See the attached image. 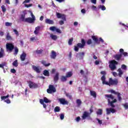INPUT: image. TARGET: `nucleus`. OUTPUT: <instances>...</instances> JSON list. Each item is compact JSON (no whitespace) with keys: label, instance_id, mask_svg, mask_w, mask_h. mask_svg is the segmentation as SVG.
Masks as SVG:
<instances>
[{"label":"nucleus","instance_id":"nucleus-50","mask_svg":"<svg viewBox=\"0 0 128 128\" xmlns=\"http://www.w3.org/2000/svg\"><path fill=\"white\" fill-rule=\"evenodd\" d=\"M31 42H34V40H38V37H32L30 38Z\"/></svg>","mask_w":128,"mask_h":128},{"label":"nucleus","instance_id":"nucleus-14","mask_svg":"<svg viewBox=\"0 0 128 128\" xmlns=\"http://www.w3.org/2000/svg\"><path fill=\"white\" fill-rule=\"evenodd\" d=\"M50 30H52V32H56L58 34H62V30H60V28H56V27L54 26H52L50 28Z\"/></svg>","mask_w":128,"mask_h":128},{"label":"nucleus","instance_id":"nucleus-44","mask_svg":"<svg viewBox=\"0 0 128 128\" xmlns=\"http://www.w3.org/2000/svg\"><path fill=\"white\" fill-rule=\"evenodd\" d=\"M1 8L2 10V12H6V6H4V5H2L1 6Z\"/></svg>","mask_w":128,"mask_h":128},{"label":"nucleus","instance_id":"nucleus-6","mask_svg":"<svg viewBox=\"0 0 128 128\" xmlns=\"http://www.w3.org/2000/svg\"><path fill=\"white\" fill-rule=\"evenodd\" d=\"M82 120H92V117L90 116V113L86 111H84L82 114Z\"/></svg>","mask_w":128,"mask_h":128},{"label":"nucleus","instance_id":"nucleus-61","mask_svg":"<svg viewBox=\"0 0 128 128\" xmlns=\"http://www.w3.org/2000/svg\"><path fill=\"white\" fill-rule=\"evenodd\" d=\"M40 26H38L36 28L35 30H37L38 32H40Z\"/></svg>","mask_w":128,"mask_h":128},{"label":"nucleus","instance_id":"nucleus-16","mask_svg":"<svg viewBox=\"0 0 128 128\" xmlns=\"http://www.w3.org/2000/svg\"><path fill=\"white\" fill-rule=\"evenodd\" d=\"M58 102H60L61 104H63V106H65L66 104H68V102L66 100L65 98H60L58 99Z\"/></svg>","mask_w":128,"mask_h":128},{"label":"nucleus","instance_id":"nucleus-46","mask_svg":"<svg viewBox=\"0 0 128 128\" xmlns=\"http://www.w3.org/2000/svg\"><path fill=\"white\" fill-rule=\"evenodd\" d=\"M44 102H46V104H48V102H50V101L46 97H44Z\"/></svg>","mask_w":128,"mask_h":128},{"label":"nucleus","instance_id":"nucleus-17","mask_svg":"<svg viewBox=\"0 0 128 128\" xmlns=\"http://www.w3.org/2000/svg\"><path fill=\"white\" fill-rule=\"evenodd\" d=\"M106 114H110V113L112 112V114H114L116 112V110H114V108H107L106 109Z\"/></svg>","mask_w":128,"mask_h":128},{"label":"nucleus","instance_id":"nucleus-3","mask_svg":"<svg viewBox=\"0 0 128 128\" xmlns=\"http://www.w3.org/2000/svg\"><path fill=\"white\" fill-rule=\"evenodd\" d=\"M119 52H120V54H116L114 56V58L118 62L120 60H124V58H122V56H128V52H124V49L122 48H120Z\"/></svg>","mask_w":128,"mask_h":128},{"label":"nucleus","instance_id":"nucleus-54","mask_svg":"<svg viewBox=\"0 0 128 128\" xmlns=\"http://www.w3.org/2000/svg\"><path fill=\"white\" fill-rule=\"evenodd\" d=\"M96 120H98L99 124H102V120H100V119L98 118H96Z\"/></svg>","mask_w":128,"mask_h":128},{"label":"nucleus","instance_id":"nucleus-42","mask_svg":"<svg viewBox=\"0 0 128 128\" xmlns=\"http://www.w3.org/2000/svg\"><path fill=\"white\" fill-rule=\"evenodd\" d=\"M0 98H1L2 100H6V98H10V95L8 94L6 96H2Z\"/></svg>","mask_w":128,"mask_h":128},{"label":"nucleus","instance_id":"nucleus-1","mask_svg":"<svg viewBox=\"0 0 128 128\" xmlns=\"http://www.w3.org/2000/svg\"><path fill=\"white\" fill-rule=\"evenodd\" d=\"M100 74L102 76L101 77V80L103 84H106V86H117L118 84V79L112 80V78H109V82L106 81V71H101Z\"/></svg>","mask_w":128,"mask_h":128},{"label":"nucleus","instance_id":"nucleus-64","mask_svg":"<svg viewBox=\"0 0 128 128\" xmlns=\"http://www.w3.org/2000/svg\"><path fill=\"white\" fill-rule=\"evenodd\" d=\"M81 12H82V14H86V10H85V9H82V10H81Z\"/></svg>","mask_w":128,"mask_h":128},{"label":"nucleus","instance_id":"nucleus-55","mask_svg":"<svg viewBox=\"0 0 128 128\" xmlns=\"http://www.w3.org/2000/svg\"><path fill=\"white\" fill-rule=\"evenodd\" d=\"M92 10H96V6L94 5L92 6Z\"/></svg>","mask_w":128,"mask_h":128},{"label":"nucleus","instance_id":"nucleus-33","mask_svg":"<svg viewBox=\"0 0 128 128\" xmlns=\"http://www.w3.org/2000/svg\"><path fill=\"white\" fill-rule=\"evenodd\" d=\"M7 40H12V36L10 35V32H8L6 36Z\"/></svg>","mask_w":128,"mask_h":128},{"label":"nucleus","instance_id":"nucleus-25","mask_svg":"<svg viewBox=\"0 0 128 128\" xmlns=\"http://www.w3.org/2000/svg\"><path fill=\"white\" fill-rule=\"evenodd\" d=\"M4 56V48H1L0 50V58H2Z\"/></svg>","mask_w":128,"mask_h":128},{"label":"nucleus","instance_id":"nucleus-59","mask_svg":"<svg viewBox=\"0 0 128 128\" xmlns=\"http://www.w3.org/2000/svg\"><path fill=\"white\" fill-rule=\"evenodd\" d=\"M44 100H42V99L40 100V104H44Z\"/></svg>","mask_w":128,"mask_h":128},{"label":"nucleus","instance_id":"nucleus-37","mask_svg":"<svg viewBox=\"0 0 128 128\" xmlns=\"http://www.w3.org/2000/svg\"><path fill=\"white\" fill-rule=\"evenodd\" d=\"M72 42H74V38H71L68 40V44L69 46H72Z\"/></svg>","mask_w":128,"mask_h":128},{"label":"nucleus","instance_id":"nucleus-15","mask_svg":"<svg viewBox=\"0 0 128 128\" xmlns=\"http://www.w3.org/2000/svg\"><path fill=\"white\" fill-rule=\"evenodd\" d=\"M85 53L84 52H80L76 54V58H79L80 60H84V57Z\"/></svg>","mask_w":128,"mask_h":128},{"label":"nucleus","instance_id":"nucleus-2","mask_svg":"<svg viewBox=\"0 0 128 128\" xmlns=\"http://www.w3.org/2000/svg\"><path fill=\"white\" fill-rule=\"evenodd\" d=\"M105 98L106 100H108V105L110 106L111 108H116V106L114 104L118 100L114 98V97L112 94H105Z\"/></svg>","mask_w":128,"mask_h":128},{"label":"nucleus","instance_id":"nucleus-39","mask_svg":"<svg viewBox=\"0 0 128 128\" xmlns=\"http://www.w3.org/2000/svg\"><path fill=\"white\" fill-rule=\"evenodd\" d=\"M42 52H44V50H42V49L36 50V54H42Z\"/></svg>","mask_w":128,"mask_h":128},{"label":"nucleus","instance_id":"nucleus-5","mask_svg":"<svg viewBox=\"0 0 128 128\" xmlns=\"http://www.w3.org/2000/svg\"><path fill=\"white\" fill-rule=\"evenodd\" d=\"M81 43H78L76 44V46H74V50L75 52H78V48H84V46H86V40H84V39L81 40Z\"/></svg>","mask_w":128,"mask_h":128},{"label":"nucleus","instance_id":"nucleus-47","mask_svg":"<svg viewBox=\"0 0 128 128\" xmlns=\"http://www.w3.org/2000/svg\"><path fill=\"white\" fill-rule=\"evenodd\" d=\"M122 106H124V108L125 110H128V103L126 102L124 104H122Z\"/></svg>","mask_w":128,"mask_h":128},{"label":"nucleus","instance_id":"nucleus-19","mask_svg":"<svg viewBox=\"0 0 128 128\" xmlns=\"http://www.w3.org/2000/svg\"><path fill=\"white\" fill-rule=\"evenodd\" d=\"M60 79V73L56 72L54 76V82H58V80Z\"/></svg>","mask_w":128,"mask_h":128},{"label":"nucleus","instance_id":"nucleus-29","mask_svg":"<svg viewBox=\"0 0 128 128\" xmlns=\"http://www.w3.org/2000/svg\"><path fill=\"white\" fill-rule=\"evenodd\" d=\"M50 37L51 38L52 40H58V36H56V35L50 34Z\"/></svg>","mask_w":128,"mask_h":128},{"label":"nucleus","instance_id":"nucleus-22","mask_svg":"<svg viewBox=\"0 0 128 128\" xmlns=\"http://www.w3.org/2000/svg\"><path fill=\"white\" fill-rule=\"evenodd\" d=\"M26 54L23 52L20 56V60L22 62H24L26 60Z\"/></svg>","mask_w":128,"mask_h":128},{"label":"nucleus","instance_id":"nucleus-48","mask_svg":"<svg viewBox=\"0 0 128 128\" xmlns=\"http://www.w3.org/2000/svg\"><path fill=\"white\" fill-rule=\"evenodd\" d=\"M12 23L8 22H6L5 23V26H12Z\"/></svg>","mask_w":128,"mask_h":128},{"label":"nucleus","instance_id":"nucleus-24","mask_svg":"<svg viewBox=\"0 0 128 128\" xmlns=\"http://www.w3.org/2000/svg\"><path fill=\"white\" fill-rule=\"evenodd\" d=\"M41 64H43V66L46 67L50 66V63L46 64V61L44 60L41 61Z\"/></svg>","mask_w":128,"mask_h":128},{"label":"nucleus","instance_id":"nucleus-4","mask_svg":"<svg viewBox=\"0 0 128 128\" xmlns=\"http://www.w3.org/2000/svg\"><path fill=\"white\" fill-rule=\"evenodd\" d=\"M56 16L57 18H62L59 22V24L60 26H62L64 24V22L66 20V18L64 14H62L58 12H56Z\"/></svg>","mask_w":128,"mask_h":128},{"label":"nucleus","instance_id":"nucleus-34","mask_svg":"<svg viewBox=\"0 0 128 128\" xmlns=\"http://www.w3.org/2000/svg\"><path fill=\"white\" fill-rule=\"evenodd\" d=\"M54 112H60V108L58 106H56L54 109Z\"/></svg>","mask_w":128,"mask_h":128},{"label":"nucleus","instance_id":"nucleus-58","mask_svg":"<svg viewBox=\"0 0 128 128\" xmlns=\"http://www.w3.org/2000/svg\"><path fill=\"white\" fill-rule=\"evenodd\" d=\"M10 72H12V74H16V70L14 68L11 69Z\"/></svg>","mask_w":128,"mask_h":128},{"label":"nucleus","instance_id":"nucleus-10","mask_svg":"<svg viewBox=\"0 0 128 128\" xmlns=\"http://www.w3.org/2000/svg\"><path fill=\"white\" fill-rule=\"evenodd\" d=\"M26 13H24V14H21V16L20 17V20L24 22H28V24H30V22L28 21V18H26Z\"/></svg>","mask_w":128,"mask_h":128},{"label":"nucleus","instance_id":"nucleus-30","mask_svg":"<svg viewBox=\"0 0 128 128\" xmlns=\"http://www.w3.org/2000/svg\"><path fill=\"white\" fill-rule=\"evenodd\" d=\"M118 76H120V78H122V76L124 72H122V69L120 68H118Z\"/></svg>","mask_w":128,"mask_h":128},{"label":"nucleus","instance_id":"nucleus-23","mask_svg":"<svg viewBox=\"0 0 128 128\" xmlns=\"http://www.w3.org/2000/svg\"><path fill=\"white\" fill-rule=\"evenodd\" d=\"M46 24H54V22L49 18H46L45 20Z\"/></svg>","mask_w":128,"mask_h":128},{"label":"nucleus","instance_id":"nucleus-43","mask_svg":"<svg viewBox=\"0 0 128 128\" xmlns=\"http://www.w3.org/2000/svg\"><path fill=\"white\" fill-rule=\"evenodd\" d=\"M72 76V72H68L66 74V78H70Z\"/></svg>","mask_w":128,"mask_h":128},{"label":"nucleus","instance_id":"nucleus-52","mask_svg":"<svg viewBox=\"0 0 128 128\" xmlns=\"http://www.w3.org/2000/svg\"><path fill=\"white\" fill-rule=\"evenodd\" d=\"M24 6L26 8H30V6H32V4H25Z\"/></svg>","mask_w":128,"mask_h":128},{"label":"nucleus","instance_id":"nucleus-45","mask_svg":"<svg viewBox=\"0 0 128 128\" xmlns=\"http://www.w3.org/2000/svg\"><path fill=\"white\" fill-rule=\"evenodd\" d=\"M13 32H14V34L16 36H20L18 32V30H16V29H14Z\"/></svg>","mask_w":128,"mask_h":128},{"label":"nucleus","instance_id":"nucleus-21","mask_svg":"<svg viewBox=\"0 0 128 128\" xmlns=\"http://www.w3.org/2000/svg\"><path fill=\"white\" fill-rule=\"evenodd\" d=\"M50 58L52 60H56V53L54 50H52L51 52V54L50 55Z\"/></svg>","mask_w":128,"mask_h":128},{"label":"nucleus","instance_id":"nucleus-20","mask_svg":"<svg viewBox=\"0 0 128 128\" xmlns=\"http://www.w3.org/2000/svg\"><path fill=\"white\" fill-rule=\"evenodd\" d=\"M80 74H82V76H83L84 78H86V76L88 74V70H86V72H84V70H80Z\"/></svg>","mask_w":128,"mask_h":128},{"label":"nucleus","instance_id":"nucleus-27","mask_svg":"<svg viewBox=\"0 0 128 128\" xmlns=\"http://www.w3.org/2000/svg\"><path fill=\"white\" fill-rule=\"evenodd\" d=\"M92 40H94V42H96V44H100V42H98V38L97 37H96L94 36H92Z\"/></svg>","mask_w":128,"mask_h":128},{"label":"nucleus","instance_id":"nucleus-40","mask_svg":"<svg viewBox=\"0 0 128 128\" xmlns=\"http://www.w3.org/2000/svg\"><path fill=\"white\" fill-rule=\"evenodd\" d=\"M14 54L15 56H16V54H18V47H15L14 48Z\"/></svg>","mask_w":128,"mask_h":128},{"label":"nucleus","instance_id":"nucleus-9","mask_svg":"<svg viewBox=\"0 0 128 128\" xmlns=\"http://www.w3.org/2000/svg\"><path fill=\"white\" fill-rule=\"evenodd\" d=\"M56 92V88L54 85L50 84L48 86V88L47 89L48 94H52V92Z\"/></svg>","mask_w":128,"mask_h":128},{"label":"nucleus","instance_id":"nucleus-13","mask_svg":"<svg viewBox=\"0 0 128 128\" xmlns=\"http://www.w3.org/2000/svg\"><path fill=\"white\" fill-rule=\"evenodd\" d=\"M31 16L28 17V20L29 21V24H34V22H36V16L34 15V14L32 12L31 13Z\"/></svg>","mask_w":128,"mask_h":128},{"label":"nucleus","instance_id":"nucleus-51","mask_svg":"<svg viewBox=\"0 0 128 128\" xmlns=\"http://www.w3.org/2000/svg\"><path fill=\"white\" fill-rule=\"evenodd\" d=\"M60 120H64V114H60Z\"/></svg>","mask_w":128,"mask_h":128},{"label":"nucleus","instance_id":"nucleus-32","mask_svg":"<svg viewBox=\"0 0 128 128\" xmlns=\"http://www.w3.org/2000/svg\"><path fill=\"white\" fill-rule=\"evenodd\" d=\"M12 66H15V68H18V60H15L12 62Z\"/></svg>","mask_w":128,"mask_h":128},{"label":"nucleus","instance_id":"nucleus-53","mask_svg":"<svg viewBox=\"0 0 128 128\" xmlns=\"http://www.w3.org/2000/svg\"><path fill=\"white\" fill-rule=\"evenodd\" d=\"M122 70H126V66L124 65V64H122Z\"/></svg>","mask_w":128,"mask_h":128},{"label":"nucleus","instance_id":"nucleus-56","mask_svg":"<svg viewBox=\"0 0 128 128\" xmlns=\"http://www.w3.org/2000/svg\"><path fill=\"white\" fill-rule=\"evenodd\" d=\"M4 102L6 104H10V99H7L6 100H5Z\"/></svg>","mask_w":128,"mask_h":128},{"label":"nucleus","instance_id":"nucleus-38","mask_svg":"<svg viewBox=\"0 0 128 128\" xmlns=\"http://www.w3.org/2000/svg\"><path fill=\"white\" fill-rule=\"evenodd\" d=\"M66 76H61V82H66Z\"/></svg>","mask_w":128,"mask_h":128},{"label":"nucleus","instance_id":"nucleus-60","mask_svg":"<svg viewBox=\"0 0 128 128\" xmlns=\"http://www.w3.org/2000/svg\"><path fill=\"white\" fill-rule=\"evenodd\" d=\"M30 2V0H25L24 1L22 4H28Z\"/></svg>","mask_w":128,"mask_h":128},{"label":"nucleus","instance_id":"nucleus-26","mask_svg":"<svg viewBox=\"0 0 128 128\" xmlns=\"http://www.w3.org/2000/svg\"><path fill=\"white\" fill-rule=\"evenodd\" d=\"M90 94L92 96H93L94 98H96V92L95 91L90 90Z\"/></svg>","mask_w":128,"mask_h":128},{"label":"nucleus","instance_id":"nucleus-63","mask_svg":"<svg viewBox=\"0 0 128 128\" xmlns=\"http://www.w3.org/2000/svg\"><path fill=\"white\" fill-rule=\"evenodd\" d=\"M112 74L114 76H118V74H116V72H113Z\"/></svg>","mask_w":128,"mask_h":128},{"label":"nucleus","instance_id":"nucleus-49","mask_svg":"<svg viewBox=\"0 0 128 128\" xmlns=\"http://www.w3.org/2000/svg\"><path fill=\"white\" fill-rule=\"evenodd\" d=\"M87 44H92V39H88V41L86 42Z\"/></svg>","mask_w":128,"mask_h":128},{"label":"nucleus","instance_id":"nucleus-18","mask_svg":"<svg viewBox=\"0 0 128 128\" xmlns=\"http://www.w3.org/2000/svg\"><path fill=\"white\" fill-rule=\"evenodd\" d=\"M32 68L34 70V72H36L37 74H40V70H42V68H40V66H36L34 65L32 66Z\"/></svg>","mask_w":128,"mask_h":128},{"label":"nucleus","instance_id":"nucleus-12","mask_svg":"<svg viewBox=\"0 0 128 128\" xmlns=\"http://www.w3.org/2000/svg\"><path fill=\"white\" fill-rule=\"evenodd\" d=\"M28 84L30 88H37L38 86L36 83H34L30 80L28 81Z\"/></svg>","mask_w":128,"mask_h":128},{"label":"nucleus","instance_id":"nucleus-31","mask_svg":"<svg viewBox=\"0 0 128 128\" xmlns=\"http://www.w3.org/2000/svg\"><path fill=\"white\" fill-rule=\"evenodd\" d=\"M96 114L102 116V109H98L96 112Z\"/></svg>","mask_w":128,"mask_h":128},{"label":"nucleus","instance_id":"nucleus-7","mask_svg":"<svg viewBox=\"0 0 128 128\" xmlns=\"http://www.w3.org/2000/svg\"><path fill=\"white\" fill-rule=\"evenodd\" d=\"M118 62H116V60H112L110 62V64L109 65V68H111V70H114L116 68V64H118Z\"/></svg>","mask_w":128,"mask_h":128},{"label":"nucleus","instance_id":"nucleus-8","mask_svg":"<svg viewBox=\"0 0 128 128\" xmlns=\"http://www.w3.org/2000/svg\"><path fill=\"white\" fill-rule=\"evenodd\" d=\"M14 46L12 44L7 43L6 44V50L7 52H12L14 50Z\"/></svg>","mask_w":128,"mask_h":128},{"label":"nucleus","instance_id":"nucleus-41","mask_svg":"<svg viewBox=\"0 0 128 128\" xmlns=\"http://www.w3.org/2000/svg\"><path fill=\"white\" fill-rule=\"evenodd\" d=\"M66 96L67 98H68L69 100H72V96L70 93H66Z\"/></svg>","mask_w":128,"mask_h":128},{"label":"nucleus","instance_id":"nucleus-28","mask_svg":"<svg viewBox=\"0 0 128 128\" xmlns=\"http://www.w3.org/2000/svg\"><path fill=\"white\" fill-rule=\"evenodd\" d=\"M44 76H50V72L48 70H45L43 72Z\"/></svg>","mask_w":128,"mask_h":128},{"label":"nucleus","instance_id":"nucleus-36","mask_svg":"<svg viewBox=\"0 0 128 128\" xmlns=\"http://www.w3.org/2000/svg\"><path fill=\"white\" fill-rule=\"evenodd\" d=\"M98 8H101L102 10H106V6L104 5H99Z\"/></svg>","mask_w":128,"mask_h":128},{"label":"nucleus","instance_id":"nucleus-11","mask_svg":"<svg viewBox=\"0 0 128 128\" xmlns=\"http://www.w3.org/2000/svg\"><path fill=\"white\" fill-rule=\"evenodd\" d=\"M110 92L111 94H116L118 98V100L119 102H122V94L118 92H116L114 91V90H110Z\"/></svg>","mask_w":128,"mask_h":128},{"label":"nucleus","instance_id":"nucleus-35","mask_svg":"<svg viewBox=\"0 0 128 128\" xmlns=\"http://www.w3.org/2000/svg\"><path fill=\"white\" fill-rule=\"evenodd\" d=\"M76 102L78 104V106H80V104H82V100H80V99H78L76 100Z\"/></svg>","mask_w":128,"mask_h":128},{"label":"nucleus","instance_id":"nucleus-57","mask_svg":"<svg viewBox=\"0 0 128 128\" xmlns=\"http://www.w3.org/2000/svg\"><path fill=\"white\" fill-rule=\"evenodd\" d=\"M92 4H96V0H90Z\"/></svg>","mask_w":128,"mask_h":128},{"label":"nucleus","instance_id":"nucleus-62","mask_svg":"<svg viewBox=\"0 0 128 128\" xmlns=\"http://www.w3.org/2000/svg\"><path fill=\"white\" fill-rule=\"evenodd\" d=\"M80 117L78 116L76 118V121L78 122H80Z\"/></svg>","mask_w":128,"mask_h":128}]
</instances>
